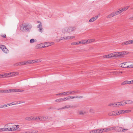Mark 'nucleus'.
<instances>
[{
	"label": "nucleus",
	"mask_w": 133,
	"mask_h": 133,
	"mask_svg": "<svg viewBox=\"0 0 133 133\" xmlns=\"http://www.w3.org/2000/svg\"><path fill=\"white\" fill-rule=\"evenodd\" d=\"M128 52L126 51H124L121 52H114L111 54V57L116 58L123 55H127Z\"/></svg>",
	"instance_id": "nucleus-1"
},
{
	"label": "nucleus",
	"mask_w": 133,
	"mask_h": 133,
	"mask_svg": "<svg viewBox=\"0 0 133 133\" xmlns=\"http://www.w3.org/2000/svg\"><path fill=\"white\" fill-rule=\"evenodd\" d=\"M2 74V77L5 78L13 76L14 75H16V73L15 72L8 73L3 74Z\"/></svg>",
	"instance_id": "nucleus-2"
},
{
	"label": "nucleus",
	"mask_w": 133,
	"mask_h": 133,
	"mask_svg": "<svg viewBox=\"0 0 133 133\" xmlns=\"http://www.w3.org/2000/svg\"><path fill=\"white\" fill-rule=\"evenodd\" d=\"M114 128H115V129H114V130L119 132H123L126 131L128 130L127 129H124L122 128L119 127H117Z\"/></svg>",
	"instance_id": "nucleus-3"
},
{
	"label": "nucleus",
	"mask_w": 133,
	"mask_h": 133,
	"mask_svg": "<svg viewBox=\"0 0 133 133\" xmlns=\"http://www.w3.org/2000/svg\"><path fill=\"white\" fill-rule=\"evenodd\" d=\"M133 83L132 80L131 81H125L121 83V85H124L127 84H131Z\"/></svg>",
	"instance_id": "nucleus-4"
},
{
	"label": "nucleus",
	"mask_w": 133,
	"mask_h": 133,
	"mask_svg": "<svg viewBox=\"0 0 133 133\" xmlns=\"http://www.w3.org/2000/svg\"><path fill=\"white\" fill-rule=\"evenodd\" d=\"M130 62H124L123 63H122L121 67L123 68H128L127 66H128V63H131Z\"/></svg>",
	"instance_id": "nucleus-5"
},
{
	"label": "nucleus",
	"mask_w": 133,
	"mask_h": 133,
	"mask_svg": "<svg viewBox=\"0 0 133 133\" xmlns=\"http://www.w3.org/2000/svg\"><path fill=\"white\" fill-rule=\"evenodd\" d=\"M117 111H114L109 113L108 115L109 116H115L117 115Z\"/></svg>",
	"instance_id": "nucleus-6"
},
{
	"label": "nucleus",
	"mask_w": 133,
	"mask_h": 133,
	"mask_svg": "<svg viewBox=\"0 0 133 133\" xmlns=\"http://www.w3.org/2000/svg\"><path fill=\"white\" fill-rule=\"evenodd\" d=\"M116 16L115 12H112L110 14L108 15L107 16V18H110L112 17L115 16Z\"/></svg>",
	"instance_id": "nucleus-7"
},
{
	"label": "nucleus",
	"mask_w": 133,
	"mask_h": 133,
	"mask_svg": "<svg viewBox=\"0 0 133 133\" xmlns=\"http://www.w3.org/2000/svg\"><path fill=\"white\" fill-rule=\"evenodd\" d=\"M132 44L131 40H130L128 41H125L122 43V45H127Z\"/></svg>",
	"instance_id": "nucleus-8"
},
{
	"label": "nucleus",
	"mask_w": 133,
	"mask_h": 133,
	"mask_svg": "<svg viewBox=\"0 0 133 133\" xmlns=\"http://www.w3.org/2000/svg\"><path fill=\"white\" fill-rule=\"evenodd\" d=\"M53 43V42H48L45 43H44V45L43 46V47H46L51 46L53 44L52 43Z\"/></svg>",
	"instance_id": "nucleus-9"
},
{
	"label": "nucleus",
	"mask_w": 133,
	"mask_h": 133,
	"mask_svg": "<svg viewBox=\"0 0 133 133\" xmlns=\"http://www.w3.org/2000/svg\"><path fill=\"white\" fill-rule=\"evenodd\" d=\"M118 105H119L118 104V102L116 103H110L108 104V106L110 107H118Z\"/></svg>",
	"instance_id": "nucleus-10"
},
{
	"label": "nucleus",
	"mask_w": 133,
	"mask_h": 133,
	"mask_svg": "<svg viewBox=\"0 0 133 133\" xmlns=\"http://www.w3.org/2000/svg\"><path fill=\"white\" fill-rule=\"evenodd\" d=\"M8 128V131H14L16 130V129L15 125H14L12 126V127H10V128Z\"/></svg>",
	"instance_id": "nucleus-11"
},
{
	"label": "nucleus",
	"mask_w": 133,
	"mask_h": 133,
	"mask_svg": "<svg viewBox=\"0 0 133 133\" xmlns=\"http://www.w3.org/2000/svg\"><path fill=\"white\" fill-rule=\"evenodd\" d=\"M20 102L19 101V102H13L11 103H9L7 104V105L9 106L14 105H15L17 104H20Z\"/></svg>",
	"instance_id": "nucleus-12"
},
{
	"label": "nucleus",
	"mask_w": 133,
	"mask_h": 133,
	"mask_svg": "<svg viewBox=\"0 0 133 133\" xmlns=\"http://www.w3.org/2000/svg\"><path fill=\"white\" fill-rule=\"evenodd\" d=\"M98 17V16H96L95 17H93L89 20V22H92L95 21Z\"/></svg>",
	"instance_id": "nucleus-13"
},
{
	"label": "nucleus",
	"mask_w": 133,
	"mask_h": 133,
	"mask_svg": "<svg viewBox=\"0 0 133 133\" xmlns=\"http://www.w3.org/2000/svg\"><path fill=\"white\" fill-rule=\"evenodd\" d=\"M105 130L106 132L109 131H112L115 129V128L114 127H111L109 128H105Z\"/></svg>",
	"instance_id": "nucleus-14"
},
{
	"label": "nucleus",
	"mask_w": 133,
	"mask_h": 133,
	"mask_svg": "<svg viewBox=\"0 0 133 133\" xmlns=\"http://www.w3.org/2000/svg\"><path fill=\"white\" fill-rule=\"evenodd\" d=\"M118 104L119 105H118V107L124 105L126 104V101H122L120 102H118Z\"/></svg>",
	"instance_id": "nucleus-15"
},
{
	"label": "nucleus",
	"mask_w": 133,
	"mask_h": 133,
	"mask_svg": "<svg viewBox=\"0 0 133 133\" xmlns=\"http://www.w3.org/2000/svg\"><path fill=\"white\" fill-rule=\"evenodd\" d=\"M42 25L41 23H40L37 26V28H39V31L40 32H42V30L43 29L42 28Z\"/></svg>",
	"instance_id": "nucleus-16"
},
{
	"label": "nucleus",
	"mask_w": 133,
	"mask_h": 133,
	"mask_svg": "<svg viewBox=\"0 0 133 133\" xmlns=\"http://www.w3.org/2000/svg\"><path fill=\"white\" fill-rule=\"evenodd\" d=\"M74 30V28L72 27H69L68 28L67 30L68 32H70L73 31Z\"/></svg>",
	"instance_id": "nucleus-17"
},
{
	"label": "nucleus",
	"mask_w": 133,
	"mask_h": 133,
	"mask_svg": "<svg viewBox=\"0 0 133 133\" xmlns=\"http://www.w3.org/2000/svg\"><path fill=\"white\" fill-rule=\"evenodd\" d=\"M75 36L65 37V39L68 40L69 39H71L75 38Z\"/></svg>",
	"instance_id": "nucleus-18"
},
{
	"label": "nucleus",
	"mask_w": 133,
	"mask_h": 133,
	"mask_svg": "<svg viewBox=\"0 0 133 133\" xmlns=\"http://www.w3.org/2000/svg\"><path fill=\"white\" fill-rule=\"evenodd\" d=\"M14 89H9L6 90H4V92L5 93H9L11 92H14Z\"/></svg>",
	"instance_id": "nucleus-19"
},
{
	"label": "nucleus",
	"mask_w": 133,
	"mask_h": 133,
	"mask_svg": "<svg viewBox=\"0 0 133 133\" xmlns=\"http://www.w3.org/2000/svg\"><path fill=\"white\" fill-rule=\"evenodd\" d=\"M17 65H20L25 64V61L20 62L16 64Z\"/></svg>",
	"instance_id": "nucleus-20"
},
{
	"label": "nucleus",
	"mask_w": 133,
	"mask_h": 133,
	"mask_svg": "<svg viewBox=\"0 0 133 133\" xmlns=\"http://www.w3.org/2000/svg\"><path fill=\"white\" fill-rule=\"evenodd\" d=\"M124 111V110H119L118 111H117V115H118L119 114H124L123 111Z\"/></svg>",
	"instance_id": "nucleus-21"
},
{
	"label": "nucleus",
	"mask_w": 133,
	"mask_h": 133,
	"mask_svg": "<svg viewBox=\"0 0 133 133\" xmlns=\"http://www.w3.org/2000/svg\"><path fill=\"white\" fill-rule=\"evenodd\" d=\"M126 101V104H130L133 103V102L131 100H127Z\"/></svg>",
	"instance_id": "nucleus-22"
},
{
	"label": "nucleus",
	"mask_w": 133,
	"mask_h": 133,
	"mask_svg": "<svg viewBox=\"0 0 133 133\" xmlns=\"http://www.w3.org/2000/svg\"><path fill=\"white\" fill-rule=\"evenodd\" d=\"M48 118L47 116L45 117H41V121H45Z\"/></svg>",
	"instance_id": "nucleus-23"
},
{
	"label": "nucleus",
	"mask_w": 133,
	"mask_h": 133,
	"mask_svg": "<svg viewBox=\"0 0 133 133\" xmlns=\"http://www.w3.org/2000/svg\"><path fill=\"white\" fill-rule=\"evenodd\" d=\"M86 40V43H89L94 41V39H91Z\"/></svg>",
	"instance_id": "nucleus-24"
},
{
	"label": "nucleus",
	"mask_w": 133,
	"mask_h": 133,
	"mask_svg": "<svg viewBox=\"0 0 133 133\" xmlns=\"http://www.w3.org/2000/svg\"><path fill=\"white\" fill-rule=\"evenodd\" d=\"M42 44H37L36 46V48L38 49V48H41L43 47V46H41V45Z\"/></svg>",
	"instance_id": "nucleus-25"
},
{
	"label": "nucleus",
	"mask_w": 133,
	"mask_h": 133,
	"mask_svg": "<svg viewBox=\"0 0 133 133\" xmlns=\"http://www.w3.org/2000/svg\"><path fill=\"white\" fill-rule=\"evenodd\" d=\"M103 57L104 58H111V54H110L109 55H104L103 56Z\"/></svg>",
	"instance_id": "nucleus-26"
},
{
	"label": "nucleus",
	"mask_w": 133,
	"mask_h": 133,
	"mask_svg": "<svg viewBox=\"0 0 133 133\" xmlns=\"http://www.w3.org/2000/svg\"><path fill=\"white\" fill-rule=\"evenodd\" d=\"M72 107H73L72 106L66 105V106H65L64 107L61 108V109H64L68 108H72Z\"/></svg>",
	"instance_id": "nucleus-27"
},
{
	"label": "nucleus",
	"mask_w": 133,
	"mask_h": 133,
	"mask_svg": "<svg viewBox=\"0 0 133 133\" xmlns=\"http://www.w3.org/2000/svg\"><path fill=\"white\" fill-rule=\"evenodd\" d=\"M120 11H120V10L119 9L117 10L116 11H115V12L116 15H117L121 14V13Z\"/></svg>",
	"instance_id": "nucleus-28"
},
{
	"label": "nucleus",
	"mask_w": 133,
	"mask_h": 133,
	"mask_svg": "<svg viewBox=\"0 0 133 133\" xmlns=\"http://www.w3.org/2000/svg\"><path fill=\"white\" fill-rule=\"evenodd\" d=\"M8 128H0V131H8Z\"/></svg>",
	"instance_id": "nucleus-29"
},
{
	"label": "nucleus",
	"mask_w": 133,
	"mask_h": 133,
	"mask_svg": "<svg viewBox=\"0 0 133 133\" xmlns=\"http://www.w3.org/2000/svg\"><path fill=\"white\" fill-rule=\"evenodd\" d=\"M25 29V30L28 31L29 29L28 26V25L24 26L23 27V29Z\"/></svg>",
	"instance_id": "nucleus-30"
},
{
	"label": "nucleus",
	"mask_w": 133,
	"mask_h": 133,
	"mask_svg": "<svg viewBox=\"0 0 133 133\" xmlns=\"http://www.w3.org/2000/svg\"><path fill=\"white\" fill-rule=\"evenodd\" d=\"M3 51L4 53H7L8 52L9 50L8 49L6 48L5 47V48L3 50H2Z\"/></svg>",
	"instance_id": "nucleus-31"
},
{
	"label": "nucleus",
	"mask_w": 133,
	"mask_h": 133,
	"mask_svg": "<svg viewBox=\"0 0 133 133\" xmlns=\"http://www.w3.org/2000/svg\"><path fill=\"white\" fill-rule=\"evenodd\" d=\"M23 91V90H20V89H14V92H22Z\"/></svg>",
	"instance_id": "nucleus-32"
},
{
	"label": "nucleus",
	"mask_w": 133,
	"mask_h": 133,
	"mask_svg": "<svg viewBox=\"0 0 133 133\" xmlns=\"http://www.w3.org/2000/svg\"><path fill=\"white\" fill-rule=\"evenodd\" d=\"M73 99L75 98H82L83 97V96H73Z\"/></svg>",
	"instance_id": "nucleus-33"
},
{
	"label": "nucleus",
	"mask_w": 133,
	"mask_h": 133,
	"mask_svg": "<svg viewBox=\"0 0 133 133\" xmlns=\"http://www.w3.org/2000/svg\"><path fill=\"white\" fill-rule=\"evenodd\" d=\"M79 92V91H70L71 94H74V93H77Z\"/></svg>",
	"instance_id": "nucleus-34"
},
{
	"label": "nucleus",
	"mask_w": 133,
	"mask_h": 133,
	"mask_svg": "<svg viewBox=\"0 0 133 133\" xmlns=\"http://www.w3.org/2000/svg\"><path fill=\"white\" fill-rule=\"evenodd\" d=\"M31 121L37 120V117L31 116Z\"/></svg>",
	"instance_id": "nucleus-35"
},
{
	"label": "nucleus",
	"mask_w": 133,
	"mask_h": 133,
	"mask_svg": "<svg viewBox=\"0 0 133 133\" xmlns=\"http://www.w3.org/2000/svg\"><path fill=\"white\" fill-rule=\"evenodd\" d=\"M25 119L27 121H31V117H26L25 118Z\"/></svg>",
	"instance_id": "nucleus-36"
},
{
	"label": "nucleus",
	"mask_w": 133,
	"mask_h": 133,
	"mask_svg": "<svg viewBox=\"0 0 133 133\" xmlns=\"http://www.w3.org/2000/svg\"><path fill=\"white\" fill-rule=\"evenodd\" d=\"M64 95L66 96L65 92H62L56 95Z\"/></svg>",
	"instance_id": "nucleus-37"
},
{
	"label": "nucleus",
	"mask_w": 133,
	"mask_h": 133,
	"mask_svg": "<svg viewBox=\"0 0 133 133\" xmlns=\"http://www.w3.org/2000/svg\"><path fill=\"white\" fill-rule=\"evenodd\" d=\"M113 73V75H119V71H114L113 72H112Z\"/></svg>",
	"instance_id": "nucleus-38"
},
{
	"label": "nucleus",
	"mask_w": 133,
	"mask_h": 133,
	"mask_svg": "<svg viewBox=\"0 0 133 133\" xmlns=\"http://www.w3.org/2000/svg\"><path fill=\"white\" fill-rule=\"evenodd\" d=\"M63 99L62 98H59L56 100L55 101L56 102H62L63 101Z\"/></svg>",
	"instance_id": "nucleus-39"
},
{
	"label": "nucleus",
	"mask_w": 133,
	"mask_h": 133,
	"mask_svg": "<svg viewBox=\"0 0 133 133\" xmlns=\"http://www.w3.org/2000/svg\"><path fill=\"white\" fill-rule=\"evenodd\" d=\"M5 47L4 45H0V48L2 50H3Z\"/></svg>",
	"instance_id": "nucleus-40"
},
{
	"label": "nucleus",
	"mask_w": 133,
	"mask_h": 133,
	"mask_svg": "<svg viewBox=\"0 0 133 133\" xmlns=\"http://www.w3.org/2000/svg\"><path fill=\"white\" fill-rule=\"evenodd\" d=\"M85 114V112L82 111H80L79 112V114L81 115H84Z\"/></svg>",
	"instance_id": "nucleus-41"
},
{
	"label": "nucleus",
	"mask_w": 133,
	"mask_h": 133,
	"mask_svg": "<svg viewBox=\"0 0 133 133\" xmlns=\"http://www.w3.org/2000/svg\"><path fill=\"white\" fill-rule=\"evenodd\" d=\"M129 6H127L123 8H122L123 10H124V11L126 10L127 9H128Z\"/></svg>",
	"instance_id": "nucleus-42"
},
{
	"label": "nucleus",
	"mask_w": 133,
	"mask_h": 133,
	"mask_svg": "<svg viewBox=\"0 0 133 133\" xmlns=\"http://www.w3.org/2000/svg\"><path fill=\"white\" fill-rule=\"evenodd\" d=\"M82 42V44H87L86 43V40H82L81 41Z\"/></svg>",
	"instance_id": "nucleus-43"
},
{
	"label": "nucleus",
	"mask_w": 133,
	"mask_h": 133,
	"mask_svg": "<svg viewBox=\"0 0 133 133\" xmlns=\"http://www.w3.org/2000/svg\"><path fill=\"white\" fill-rule=\"evenodd\" d=\"M124 111L123 113L124 114V113L130 112L131 111V110H124V111Z\"/></svg>",
	"instance_id": "nucleus-44"
},
{
	"label": "nucleus",
	"mask_w": 133,
	"mask_h": 133,
	"mask_svg": "<svg viewBox=\"0 0 133 133\" xmlns=\"http://www.w3.org/2000/svg\"><path fill=\"white\" fill-rule=\"evenodd\" d=\"M10 127L11 126L9 124H7L5 125V127L9 128H10Z\"/></svg>",
	"instance_id": "nucleus-45"
},
{
	"label": "nucleus",
	"mask_w": 133,
	"mask_h": 133,
	"mask_svg": "<svg viewBox=\"0 0 133 133\" xmlns=\"http://www.w3.org/2000/svg\"><path fill=\"white\" fill-rule=\"evenodd\" d=\"M127 67H128V68H133V64L130 65H128V66Z\"/></svg>",
	"instance_id": "nucleus-46"
},
{
	"label": "nucleus",
	"mask_w": 133,
	"mask_h": 133,
	"mask_svg": "<svg viewBox=\"0 0 133 133\" xmlns=\"http://www.w3.org/2000/svg\"><path fill=\"white\" fill-rule=\"evenodd\" d=\"M66 96L69 95L71 94L70 91H67L65 92Z\"/></svg>",
	"instance_id": "nucleus-47"
},
{
	"label": "nucleus",
	"mask_w": 133,
	"mask_h": 133,
	"mask_svg": "<svg viewBox=\"0 0 133 133\" xmlns=\"http://www.w3.org/2000/svg\"><path fill=\"white\" fill-rule=\"evenodd\" d=\"M95 130H93L90 131L89 133H96Z\"/></svg>",
	"instance_id": "nucleus-48"
},
{
	"label": "nucleus",
	"mask_w": 133,
	"mask_h": 133,
	"mask_svg": "<svg viewBox=\"0 0 133 133\" xmlns=\"http://www.w3.org/2000/svg\"><path fill=\"white\" fill-rule=\"evenodd\" d=\"M35 42V40L34 39H32L30 41V42L31 43H32Z\"/></svg>",
	"instance_id": "nucleus-49"
},
{
	"label": "nucleus",
	"mask_w": 133,
	"mask_h": 133,
	"mask_svg": "<svg viewBox=\"0 0 133 133\" xmlns=\"http://www.w3.org/2000/svg\"><path fill=\"white\" fill-rule=\"evenodd\" d=\"M68 97L69 99H73V96H68Z\"/></svg>",
	"instance_id": "nucleus-50"
},
{
	"label": "nucleus",
	"mask_w": 133,
	"mask_h": 133,
	"mask_svg": "<svg viewBox=\"0 0 133 133\" xmlns=\"http://www.w3.org/2000/svg\"><path fill=\"white\" fill-rule=\"evenodd\" d=\"M102 131L103 132H106L105 130V128H102Z\"/></svg>",
	"instance_id": "nucleus-51"
},
{
	"label": "nucleus",
	"mask_w": 133,
	"mask_h": 133,
	"mask_svg": "<svg viewBox=\"0 0 133 133\" xmlns=\"http://www.w3.org/2000/svg\"><path fill=\"white\" fill-rule=\"evenodd\" d=\"M71 44L72 45H76L75 42H74L71 43Z\"/></svg>",
	"instance_id": "nucleus-52"
},
{
	"label": "nucleus",
	"mask_w": 133,
	"mask_h": 133,
	"mask_svg": "<svg viewBox=\"0 0 133 133\" xmlns=\"http://www.w3.org/2000/svg\"><path fill=\"white\" fill-rule=\"evenodd\" d=\"M99 133H102L103 132L102 131V128L99 129Z\"/></svg>",
	"instance_id": "nucleus-53"
},
{
	"label": "nucleus",
	"mask_w": 133,
	"mask_h": 133,
	"mask_svg": "<svg viewBox=\"0 0 133 133\" xmlns=\"http://www.w3.org/2000/svg\"><path fill=\"white\" fill-rule=\"evenodd\" d=\"M96 131V133H99V129H95Z\"/></svg>",
	"instance_id": "nucleus-54"
},
{
	"label": "nucleus",
	"mask_w": 133,
	"mask_h": 133,
	"mask_svg": "<svg viewBox=\"0 0 133 133\" xmlns=\"http://www.w3.org/2000/svg\"><path fill=\"white\" fill-rule=\"evenodd\" d=\"M65 37H61L60 39H59V41H60L61 40L63 39H65Z\"/></svg>",
	"instance_id": "nucleus-55"
},
{
	"label": "nucleus",
	"mask_w": 133,
	"mask_h": 133,
	"mask_svg": "<svg viewBox=\"0 0 133 133\" xmlns=\"http://www.w3.org/2000/svg\"><path fill=\"white\" fill-rule=\"evenodd\" d=\"M1 36L3 38H6V36L5 34H4V35H2Z\"/></svg>",
	"instance_id": "nucleus-56"
},
{
	"label": "nucleus",
	"mask_w": 133,
	"mask_h": 133,
	"mask_svg": "<svg viewBox=\"0 0 133 133\" xmlns=\"http://www.w3.org/2000/svg\"><path fill=\"white\" fill-rule=\"evenodd\" d=\"M41 117H37V120H39L41 121Z\"/></svg>",
	"instance_id": "nucleus-57"
},
{
	"label": "nucleus",
	"mask_w": 133,
	"mask_h": 133,
	"mask_svg": "<svg viewBox=\"0 0 133 133\" xmlns=\"http://www.w3.org/2000/svg\"><path fill=\"white\" fill-rule=\"evenodd\" d=\"M119 9L120 10V11L121 13H122V12H123L124 11V10H123V9H122H122Z\"/></svg>",
	"instance_id": "nucleus-58"
},
{
	"label": "nucleus",
	"mask_w": 133,
	"mask_h": 133,
	"mask_svg": "<svg viewBox=\"0 0 133 133\" xmlns=\"http://www.w3.org/2000/svg\"><path fill=\"white\" fill-rule=\"evenodd\" d=\"M41 59H37V61L36 62H37V63H38L41 62Z\"/></svg>",
	"instance_id": "nucleus-59"
},
{
	"label": "nucleus",
	"mask_w": 133,
	"mask_h": 133,
	"mask_svg": "<svg viewBox=\"0 0 133 133\" xmlns=\"http://www.w3.org/2000/svg\"><path fill=\"white\" fill-rule=\"evenodd\" d=\"M15 125L16 129L18 128L19 127V125Z\"/></svg>",
	"instance_id": "nucleus-60"
},
{
	"label": "nucleus",
	"mask_w": 133,
	"mask_h": 133,
	"mask_svg": "<svg viewBox=\"0 0 133 133\" xmlns=\"http://www.w3.org/2000/svg\"><path fill=\"white\" fill-rule=\"evenodd\" d=\"M129 19H130L131 20H133V15L132 16H131L130 17Z\"/></svg>",
	"instance_id": "nucleus-61"
},
{
	"label": "nucleus",
	"mask_w": 133,
	"mask_h": 133,
	"mask_svg": "<svg viewBox=\"0 0 133 133\" xmlns=\"http://www.w3.org/2000/svg\"><path fill=\"white\" fill-rule=\"evenodd\" d=\"M28 61H26L25 62V65H28L29 64V63H28Z\"/></svg>",
	"instance_id": "nucleus-62"
},
{
	"label": "nucleus",
	"mask_w": 133,
	"mask_h": 133,
	"mask_svg": "<svg viewBox=\"0 0 133 133\" xmlns=\"http://www.w3.org/2000/svg\"><path fill=\"white\" fill-rule=\"evenodd\" d=\"M4 106L3 105H0V108H4Z\"/></svg>",
	"instance_id": "nucleus-63"
},
{
	"label": "nucleus",
	"mask_w": 133,
	"mask_h": 133,
	"mask_svg": "<svg viewBox=\"0 0 133 133\" xmlns=\"http://www.w3.org/2000/svg\"><path fill=\"white\" fill-rule=\"evenodd\" d=\"M28 63L29 64H31V60L28 61Z\"/></svg>",
	"instance_id": "nucleus-64"
}]
</instances>
